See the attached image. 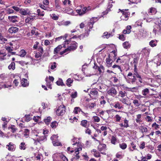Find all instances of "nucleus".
I'll use <instances>...</instances> for the list:
<instances>
[{
    "label": "nucleus",
    "mask_w": 161,
    "mask_h": 161,
    "mask_svg": "<svg viewBox=\"0 0 161 161\" xmlns=\"http://www.w3.org/2000/svg\"><path fill=\"white\" fill-rule=\"evenodd\" d=\"M126 82L130 84L138 85L137 78L138 79L139 82L142 83L143 79L142 76L136 72L133 74L131 72H129L127 76L125 77Z\"/></svg>",
    "instance_id": "1"
},
{
    "label": "nucleus",
    "mask_w": 161,
    "mask_h": 161,
    "mask_svg": "<svg viewBox=\"0 0 161 161\" xmlns=\"http://www.w3.org/2000/svg\"><path fill=\"white\" fill-rule=\"evenodd\" d=\"M72 142L74 143L73 144V145H76L77 146V150L75 152V155L73 157V158L76 160L80 158V156L79 155V152L82 150V145L81 143L79 142H77V138L74 137L72 140Z\"/></svg>",
    "instance_id": "2"
},
{
    "label": "nucleus",
    "mask_w": 161,
    "mask_h": 161,
    "mask_svg": "<svg viewBox=\"0 0 161 161\" xmlns=\"http://www.w3.org/2000/svg\"><path fill=\"white\" fill-rule=\"evenodd\" d=\"M77 47V43L74 42L73 43L71 44L68 47L65 49L64 50L60 52V54L62 55L64 53H68L71 51L75 50Z\"/></svg>",
    "instance_id": "3"
},
{
    "label": "nucleus",
    "mask_w": 161,
    "mask_h": 161,
    "mask_svg": "<svg viewBox=\"0 0 161 161\" xmlns=\"http://www.w3.org/2000/svg\"><path fill=\"white\" fill-rule=\"evenodd\" d=\"M119 10L121 11L122 14V15L121 17V19L125 21L128 20L130 14V13L128 11V9H123L121 10L119 9Z\"/></svg>",
    "instance_id": "4"
},
{
    "label": "nucleus",
    "mask_w": 161,
    "mask_h": 161,
    "mask_svg": "<svg viewBox=\"0 0 161 161\" xmlns=\"http://www.w3.org/2000/svg\"><path fill=\"white\" fill-rule=\"evenodd\" d=\"M65 112V106L63 104L60 105L56 111L58 116L63 115Z\"/></svg>",
    "instance_id": "5"
},
{
    "label": "nucleus",
    "mask_w": 161,
    "mask_h": 161,
    "mask_svg": "<svg viewBox=\"0 0 161 161\" xmlns=\"http://www.w3.org/2000/svg\"><path fill=\"white\" fill-rule=\"evenodd\" d=\"M117 93L116 89L114 87L109 88L107 91L108 94L113 97H115L117 94Z\"/></svg>",
    "instance_id": "6"
},
{
    "label": "nucleus",
    "mask_w": 161,
    "mask_h": 161,
    "mask_svg": "<svg viewBox=\"0 0 161 161\" xmlns=\"http://www.w3.org/2000/svg\"><path fill=\"white\" fill-rule=\"evenodd\" d=\"M64 42H65V44H63L62 45H59L57 47L54 49L53 51L54 54H55L58 53V52L61 50L62 47H66V43L67 42V44H68L69 43L68 41L66 40Z\"/></svg>",
    "instance_id": "7"
},
{
    "label": "nucleus",
    "mask_w": 161,
    "mask_h": 161,
    "mask_svg": "<svg viewBox=\"0 0 161 161\" xmlns=\"http://www.w3.org/2000/svg\"><path fill=\"white\" fill-rule=\"evenodd\" d=\"M99 18L98 17H93L90 20L87 25V28L89 27V30L92 29L94 23L98 20Z\"/></svg>",
    "instance_id": "8"
},
{
    "label": "nucleus",
    "mask_w": 161,
    "mask_h": 161,
    "mask_svg": "<svg viewBox=\"0 0 161 161\" xmlns=\"http://www.w3.org/2000/svg\"><path fill=\"white\" fill-rule=\"evenodd\" d=\"M90 97L92 98H95L98 97V89H92L90 92Z\"/></svg>",
    "instance_id": "9"
},
{
    "label": "nucleus",
    "mask_w": 161,
    "mask_h": 161,
    "mask_svg": "<svg viewBox=\"0 0 161 161\" xmlns=\"http://www.w3.org/2000/svg\"><path fill=\"white\" fill-rule=\"evenodd\" d=\"M62 154L60 153H56L52 156L53 161H61V157Z\"/></svg>",
    "instance_id": "10"
},
{
    "label": "nucleus",
    "mask_w": 161,
    "mask_h": 161,
    "mask_svg": "<svg viewBox=\"0 0 161 161\" xmlns=\"http://www.w3.org/2000/svg\"><path fill=\"white\" fill-rule=\"evenodd\" d=\"M150 51V50L149 48L145 47L142 50L141 53L143 56H145L146 57H148Z\"/></svg>",
    "instance_id": "11"
},
{
    "label": "nucleus",
    "mask_w": 161,
    "mask_h": 161,
    "mask_svg": "<svg viewBox=\"0 0 161 161\" xmlns=\"http://www.w3.org/2000/svg\"><path fill=\"white\" fill-rule=\"evenodd\" d=\"M119 125L121 127L127 128L129 127V121L125 118L123 121V123L119 124Z\"/></svg>",
    "instance_id": "12"
},
{
    "label": "nucleus",
    "mask_w": 161,
    "mask_h": 161,
    "mask_svg": "<svg viewBox=\"0 0 161 161\" xmlns=\"http://www.w3.org/2000/svg\"><path fill=\"white\" fill-rule=\"evenodd\" d=\"M6 146L8 147V150L11 151H15L16 147V145L12 142H9Z\"/></svg>",
    "instance_id": "13"
},
{
    "label": "nucleus",
    "mask_w": 161,
    "mask_h": 161,
    "mask_svg": "<svg viewBox=\"0 0 161 161\" xmlns=\"http://www.w3.org/2000/svg\"><path fill=\"white\" fill-rule=\"evenodd\" d=\"M19 31V28L16 27H11L9 28L8 30V32L11 33H15Z\"/></svg>",
    "instance_id": "14"
},
{
    "label": "nucleus",
    "mask_w": 161,
    "mask_h": 161,
    "mask_svg": "<svg viewBox=\"0 0 161 161\" xmlns=\"http://www.w3.org/2000/svg\"><path fill=\"white\" fill-rule=\"evenodd\" d=\"M46 137L45 135H43V136H39L37 139V141L38 142L41 143L43 141H46Z\"/></svg>",
    "instance_id": "15"
},
{
    "label": "nucleus",
    "mask_w": 161,
    "mask_h": 161,
    "mask_svg": "<svg viewBox=\"0 0 161 161\" xmlns=\"http://www.w3.org/2000/svg\"><path fill=\"white\" fill-rule=\"evenodd\" d=\"M17 17L16 16H8V19L12 22L15 23L17 21Z\"/></svg>",
    "instance_id": "16"
},
{
    "label": "nucleus",
    "mask_w": 161,
    "mask_h": 161,
    "mask_svg": "<svg viewBox=\"0 0 161 161\" xmlns=\"http://www.w3.org/2000/svg\"><path fill=\"white\" fill-rule=\"evenodd\" d=\"M76 12L80 16H81L86 14V13L84 10L83 8L82 9H77L76 10Z\"/></svg>",
    "instance_id": "17"
},
{
    "label": "nucleus",
    "mask_w": 161,
    "mask_h": 161,
    "mask_svg": "<svg viewBox=\"0 0 161 161\" xmlns=\"http://www.w3.org/2000/svg\"><path fill=\"white\" fill-rule=\"evenodd\" d=\"M21 84L22 86L26 87L29 85V83L27 82V80L25 79H23L21 81Z\"/></svg>",
    "instance_id": "18"
},
{
    "label": "nucleus",
    "mask_w": 161,
    "mask_h": 161,
    "mask_svg": "<svg viewBox=\"0 0 161 161\" xmlns=\"http://www.w3.org/2000/svg\"><path fill=\"white\" fill-rule=\"evenodd\" d=\"M123 47L126 49L129 48L131 46V44L129 42H125L122 44Z\"/></svg>",
    "instance_id": "19"
},
{
    "label": "nucleus",
    "mask_w": 161,
    "mask_h": 161,
    "mask_svg": "<svg viewBox=\"0 0 161 161\" xmlns=\"http://www.w3.org/2000/svg\"><path fill=\"white\" fill-rule=\"evenodd\" d=\"M156 13V10L155 8L152 7L150 8L148 11V14L150 15L154 14Z\"/></svg>",
    "instance_id": "20"
},
{
    "label": "nucleus",
    "mask_w": 161,
    "mask_h": 161,
    "mask_svg": "<svg viewBox=\"0 0 161 161\" xmlns=\"http://www.w3.org/2000/svg\"><path fill=\"white\" fill-rule=\"evenodd\" d=\"M83 8L86 14L88 13L90 11L93 10L94 9V8H93L91 6H89L87 7H83Z\"/></svg>",
    "instance_id": "21"
},
{
    "label": "nucleus",
    "mask_w": 161,
    "mask_h": 161,
    "mask_svg": "<svg viewBox=\"0 0 161 161\" xmlns=\"http://www.w3.org/2000/svg\"><path fill=\"white\" fill-rule=\"evenodd\" d=\"M123 103L126 104L127 105L130 106L131 105V103H130L127 100L126 98H123L121 100H120Z\"/></svg>",
    "instance_id": "22"
},
{
    "label": "nucleus",
    "mask_w": 161,
    "mask_h": 161,
    "mask_svg": "<svg viewBox=\"0 0 161 161\" xmlns=\"http://www.w3.org/2000/svg\"><path fill=\"white\" fill-rule=\"evenodd\" d=\"M8 68L9 70H14L15 68V63L14 62H11L8 65Z\"/></svg>",
    "instance_id": "23"
},
{
    "label": "nucleus",
    "mask_w": 161,
    "mask_h": 161,
    "mask_svg": "<svg viewBox=\"0 0 161 161\" xmlns=\"http://www.w3.org/2000/svg\"><path fill=\"white\" fill-rule=\"evenodd\" d=\"M20 12L21 14L24 15H26L29 14V11L27 9L25 10L21 9L20 10Z\"/></svg>",
    "instance_id": "24"
},
{
    "label": "nucleus",
    "mask_w": 161,
    "mask_h": 161,
    "mask_svg": "<svg viewBox=\"0 0 161 161\" xmlns=\"http://www.w3.org/2000/svg\"><path fill=\"white\" fill-rule=\"evenodd\" d=\"M138 61V58L137 57L134 58L133 59V63L134 65V71H136V64H137Z\"/></svg>",
    "instance_id": "25"
},
{
    "label": "nucleus",
    "mask_w": 161,
    "mask_h": 161,
    "mask_svg": "<svg viewBox=\"0 0 161 161\" xmlns=\"http://www.w3.org/2000/svg\"><path fill=\"white\" fill-rule=\"evenodd\" d=\"M113 36V35L112 33H109L108 34V32H105L103 33V36L104 38H108L111 36Z\"/></svg>",
    "instance_id": "26"
},
{
    "label": "nucleus",
    "mask_w": 161,
    "mask_h": 161,
    "mask_svg": "<svg viewBox=\"0 0 161 161\" xmlns=\"http://www.w3.org/2000/svg\"><path fill=\"white\" fill-rule=\"evenodd\" d=\"M52 118L50 116H48L47 118L44 119V121L46 125H48L49 124Z\"/></svg>",
    "instance_id": "27"
},
{
    "label": "nucleus",
    "mask_w": 161,
    "mask_h": 161,
    "mask_svg": "<svg viewBox=\"0 0 161 161\" xmlns=\"http://www.w3.org/2000/svg\"><path fill=\"white\" fill-rule=\"evenodd\" d=\"M73 80L71 78H68L66 81V84L69 87L71 86V84L73 82Z\"/></svg>",
    "instance_id": "28"
},
{
    "label": "nucleus",
    "mask_w": 161,
    "mask_h": 161,
    "mask_svg": "<svg viewBox=\"0 0 161 161\" xmlns=\"http://www.w3.org/2000/svg\"><path fill=\"white\" fill-rule=\"evenodd\" d=\"M114 107L115 108H118L119 109H120L123 108L121 106H120V103L119 102H115L114 103Z\"/></svg>",
    "instance_id": "29"
},
{
    "label": "nucleus",
    "mask_w": 161,
    "mask_h": 161,
    "mask_svg": "<svg viewBox=\"0 0 161 161\" xmlns=\"http://www.w3.org/2000/svg\"><path fill=\"white\" fill-rule=\"evenodd\" d=\"M34 18L32 17H28L25 19V22L26 23L30 24L31 21L33 20Z\"/></svg>",
    "instance_id": "30"
},
{
    "label": "nucleus",
    "mask_w": 161,
    "mask_h": 161,
    "mask_svg": "<svg viewBox=\"0 0 161 161\" xmlns=\"http://www.w3.org/2000/svg\"><path fill=\"white\" fill-rule=\"evenodd\" d=\"M117 139L114 136H113L111 139V143L115 145L117 142Z\"/></svg>",
    "instance_id": "31"
},
{
    "label": "nucleus",
    "mask_w": 161,
    "mask_h": 161,
    "mask_svg": "<svg viewBox=\"0 0 161 161\" xmlns=\"http://www.w3.org/2000/svg\"><path fill=\"white\" fill-rule=\"evenodd\" d=\"M46 81V85L50 89L52 88L51 87L52 85V82L50 81H49L48 80V79L47 78H46L45 80Z\"/></svg>",
    "instance_id": "32"
},
{
    "label": "nucleus",
    "mask_w": 161,
    "mask_h": 161,
    "mask_svg": "<svg viewBox=\"0 0 161 161\" xmlns=\"http://www.w3.org/2000/svg\"><path fill=\"white\" fill-rule=\"evenodd\" d=\"M52 143L53 145L55 146L62 145L61 143L59 142L57 140L53 141Z\"/></svg>",
    "instance_id": "33"
},
{
    "label": "nucleus",
    "mask_w": 161,
    "mask_h": 161,
    "mask_svg": "<svg viewBox=\"0 0 161 161\" xmlns=\"http://www.w3.org/2000/svg\"><path fill=\"white\" fill-rule=\"evenodd\" d=\"M119 147L122 149H125L127 147V144L125 143H122L119 144Z\"/></svg>",
    "instance_id": "34"
},
{
    "label": "nucleus",
    "mask_w": 161,
    "mask_h": 161,
    "mask_svg": "<svg viewBox=\"0 0 161 161\" xmlns=\"http://www.w3.org/2000/svg\"><path fill=\"white\" fill-rule=\"evenodd\" d=\"M140 130L142 133L147 132V128L143 126H141L140 127Z\"/></svg>",
    "instance_id": "35"
},
{
    "label": "nucleus",
    "mask_w": 161,
    "mask_h": 161,
    "mask_svg": "<svg viewBox=\"0 0 161 161\" xmlns=\"http://www.w3.org/2000/svg\"><path fill=\"white\" fill-rule=\"evenodd\" d=\"M157 44V41L156 40H152L149 42V45L152 47L156 46Z\"/></svg>",
    "instance_id": "36"
},
{
    "label": "nucleus",
    "mask_w": 161,
    "mask_h": 161,
    "mask_svg": "<svg viewBox=\"0 0 161 161\" xmlns=\"http://www.w3.org/2000/svg\"><path fill=\"white\" fill-rule=\"evenodd\" d=\"M120 86H121V87H122V88H123V89H131L130 90L131 91H133L131 90L132 89H135L136 90H137V88L136 87H134L132 88H128L127 86H126L125 85H120Z\"/></svg>",
    "instance_id": "37"
},
{
    "label": "nucleus",
    "mask_w": 161,
    "mask_h": 161,
    "mask_svg": "<svg viewBox=\"0 0 161 161\" xmlns=\"http://www.w3.org/2000/svg\"><path fill=\"white\" fill-rule=\"evenodd\" d=\"M30 134V130L27 129H25L24 130V135L26 136V137H27Z\"/></svg>",
    "instance_id": "38"
},
{
    "label": "nucleus",
    "mask_w": 161,
    "mask_h": 161,
    "mask_svg": "<svg viewBox=\"0 0 161 161\" xmlns=\"http://www.w3.org/2000/svg\"><path fill=\"white\" fill-rule=\"evenodd\" d=\"M50 125L52 128H55L58 126V123L56 121H54L51 123Z\"/></svg>",
    "instance_id": "39"
},
{
    "label": "nucleus",
    "mask_w": 161,
    "mask_h": 161,
    "mask_svg": "<svg viewBox=\"0 0 161 161\" xmlns=\"http://www.w3.org/2000/svg\"><path fill=\"white\" fill-rule=\"evenodd\" d=\"M80 111L82 112L81 109L79 107H75V108L74 110V113L75 114H77L78 112H80Z\"/></svg>",
    "instance_id": "40"
},
{
    "label": "nucleus",
    "mask_w": 161,
    "mask_h": 161,
    "mask_svg": "<svg viewBox=\"0 0 161 161\" xmlns=\"http://www.w3.org/2000/svg\"><path fill=\"white\" fill-rule=\"evenodd\" d=\"M126 95V92L125 91H124V92L122 91H120L119 92V94L118 95V96H120L122 97H125Z\"/></svg>",
    "instance_id": "41"
},
{
    "label": "nucleus",
    "mask_w": 161,
    "mask_h": 161,
    "mask_svg": "<svg viewBox=\"0 0 161 161\" xmlns=\"http://www.w3.org/2000/svg\"><path fill=\"white\" fill-rule=\"evenodd\" d=\"M149 93V90L147 88H145L142 91V93L144 96L147 95Z\"/></svg>",
    "instance_id": "42"
},
{
    "label": "nucleus",
    "mask_w": 161,
    "mask_h": 161,
    "mask_svg": "<svg viewBox=\"0 0 161 161\" xmlns=\"http://www.w3.org/2000/svg\"><path fill=\"white\" fill-rule=\"evenodd\" d=\"M68 35L67 34H65L64 36H61L58 37H57L55 39V41H58L60 40V39H61L62 38H63V39L64 40H65L66 39L67 37L68 36Z\"/></svg>",
    "instance_id": "43"
},
{
    "label": "nucleus",
    "mask_w": 161,
    "mask_h": 161,
    "mask_svg": "<svg viewBox=\"0 0 161 161\" xmlns=\"http://www.w3.org/2000/svg\"><path fill=\"white\" fill-rule=\"evenodd\" d=\"M56 83L58 86H63L64 85L63 80L61 79H59L57 81Z\"/></svg>",
    "instance_id": "44"
},
{
    "label": "nucleus",
    "mask_w": 161,
    "mask_h": 161,
    "mask_svg": "<svg viewBox=\"0 0 161 161\" xmlns=\"http://www.w3.org/2000/svg\"><path fill=\"white\" fill-rule=\"evenodd\" d=\"M50 16L51 18L54 20H57L58 19V16L54 14H53L52 15H51Z\"/></svg>",
    "instance_id": "45"
},
{
    "label": "nucleus",
    "mask_w": 161,
    "mask_h": 161,
    "mask_svg": "<svg viewBox=\"0 0 161 161\" xmlns=\"http://www.w3.org/2000/svg\"><path fill=\"white\" fill-rule=\"evenodd\" d=\"M87 121L86 120H83L81 121V125L85 127H87Z\"/></svg>",
    "instance_id": "46"
},
{
    "label": "nucleus",
    "mask_w": 161,
    "mask_h": 161,
    "mask_svg": "<svg viewBox=\"0 0 161 161\" xmlns=\"http://www.w3.org/2000/svg\"><path fill=\"white\" fill-rule=\"evenodd\" d=\"M20 56L22 57H24L26 54V52L24 50H21L19 52Z\"/></svg>",
    "instance_id": "47"
},
{
    "label": "nucleus",
    "mask_w": 161,
    "mask_h": 161,
    "mask_svg": "<svg viewBox=\"0 0 161 161\" xmlns=\"http://www.w3.org/2000/svg\"><path fill=\"white\" fill-rule=\"evenodd\" d=\"M0 86H0V88H6L11 87V85L2 83V84L0 85Z\"/></svg>",
    "instance_id": "48"
},
{
    "label": "nucleus",
    "mask_w": 161,
    "mask_h": 161,
    "mask_svg": "<svg viewBox=\"0 0 161 161\" xmlns=\"http://www.w3.org/2000/svg\"><path fill=\"white\" fill-rule=\"evenodd\" d=\"M0 40L3 43H4L5 42L7 41L6 38H4L3 36H2L1 33L0 32Z\"/></svg>",
    "instance_id": "49"
},
{
    "label": "nucleus",
    "mask_w": 161,
    "mask_h": 161,
    "mask_svg": "<svg viewBox=\"0 0 161 161\" xmlns=\"http://www.w3.org/2000/svg\"><path fill=\"white\" fill-rule=\"evenodd\" d=\"M25 144L24 142H21L19 146V149L21 150H25L26 148Z\"/></svg>",
    "instance_id": "50"
},
{
    "label": "nucleus",
    "mask_w": 161,
    "mask_h": 161,
    "mask_svg": "<svg viewBox=\"0 0 161 161\" xmlns=\"http://www.w3.org/2000/svg\"><path fill=\"white\" fill-rule=\"evenodd\" d=\"M133 103L136 107H138L140 105L139 101L136 99L134 100L133 101Z\"/></svg>",
    "instance_id": "51"
},
{
    "label": "nucleus",
    "mask_w": 161,
    "mask_h": 161,
    "mask_svg": "<svg viewBox=\"0 0 161 161\" xmlns=\"http://www.w3.org/2000/svg\"><path fill=\"white\" fill-rule=\"evenodd\" d=\"M93 120L95 122H98L100 121V119L97 116H94L93 117Z\"/></svg>",
    "instance_id": "52"
},
{
    "label": "nucleus",
    "mask_w": 161,
    "mask_h": 161,
    "mask_svg": "<svg viewBox=\"0 0 161 161\" xmlns=\"http://www.w3.org/2000/svg\"><path fill=\"white\" fill-rule=\"evenodd\" d=\"M142 24V20H139L136 21L135 24V26L136 27L139 26H141Z\"/></svg>",
    "instance_id": "53"
},
{
    "label": "nucleus",
    "mask_w": 161,
    "mask_h": 161,
    "mask_svg": "<svg viewBox=\"0 0 161 161\" xmlns=\"http://www.w3.org/2000/svg\"><path fill=\"white\" fill-rule=\"evenodd\" d=\"M37 12L38 13V15L39 16H43L44 15V11H42L41 13V10L39 9H38L37 10Z\"/></svg>",
    "instance_id": "54"
},
{
    "label": "nucleus",
    "mask_w": 161,
    "mask_h": 161,
    "mask_svg": "<svg viewBox=\"0 0 161 161\" xmlns=\"http://www.w3.org/2000/svg\"><path fill=\"white\" fill-rule=\"evenodd\" d=\"M25 120L26 122H29L32 119V118L30 117L29 115H25Z\"/></svg>",
    "instance_id": "55"
},
{
    "label": "nucleus",
    "mask_w": 161,
    "mask_h": 161,
    "mask_svg": "<svg viewBox=\"0 0 161 161\" xmlns=\"http://www.w3.org/2000/svg\"><path fill=\"white\" fill-rule=\"evenodd\" d=\"M116 121L117 122H119L121 119V117L118 114H116L114 117Z\"/></svg>",
    "instance_id": "56"
},
{
    "label": "nucleus",
    "mask_w": 161,
    "mask_h": 161,
    "mask_svg": "<svg viewBox=\"0 0 161 161\" xmlns=\"http://www.w3.org/2000/svg\"><path fill=\"white\" fill-rule=\"evenodd\" d=\"M77 95V92H74L72 93L71 95V97L73 98H76Z\"/></svg>",
    "instance_id": "57"
},
{
    "label": "nucleus",
    "mask_w": 161,
    "mask_h": 161,
    "mask_svg": "<svg viewBox=\"0 0 161 161\" xmlns=\"http://www.w3.org/2000/svg\"><path fill=\"white\" fill-rule=\"evenodd\" d=\"M58 137V136L57 135H53V136L51 137V139L52 141H53V140H56Z\"/></svg>",
    "instance_id": "58"
},
{
    "label": "nucleus",
    "mask_w": 161,
    "mask_h": 161,
    "mask_svg": "<svg viewBox=\"0 0 161 161\" xmlns=\"http://www.w3.org/2000/svg\"><path fill=\"white\" fill-rule=\"evenodd\" d=\"M70 24V21H67L65 22H63L62 23V25H64L67 26Z\"/></svg>",
    "instance_id": "59"
},
{
    "label": "nucleus",
    "mask_w": 161,
    "mask_h": 161,
    "mask_svg": "<svg viewBox=\"0 0 161 161\" xmlns=\"http://www.w3.org/2000/svg\"><path fill=\"white\" fill-rule=\"evenodd\" d=\"M145 143L144 142H142L139 147L141 149H143L145 148Z\"/></svg>",
    "instance_id": "60"
},
{
    "label": "nucleus",
    "mask_w": 161,
    "mask_h": 161,
    "mask_svg": "<svg viewBox=\"0 0 161 161\" xmlns=\"http://www.w3.org/2000/svg\"><path fill=\"white\" fill-rule=\"evenodd\" d=\"M62 160L63 161H68V159L66 157L62 154L61 157V161Z\"/></svg>",
    "instance_id": "61"
},
{
    "label": "nucleus",
    "mask_w": 161,
    "mask_h": 161,
    "mask_svg": "<svg viewBox=\"0 0 161 161\" xmlns=\"http://www.w3.org/2000/svg\"><path fill=\"white\" fill-rule=\"evenodd\" d=\"M42 54L38 52L36 53L35 55V57L36 58H38L42 56Z\"/></svg>",
    "instance_id": "62"
},
{
    "label": "nucleus",
    "mask_w": 161,
    "mask_h": 161,
    "mask_svg": "<svg viewBox=\"0 0 161 161\" xmlns=\"http://www.w3.org/2000/svg\"><path fill=\"white\" fill-rule=\"evenodd\" d=\"M152 126L155 129H157L159 128V125L157 124L156 123H154L152 124Z\"/></svg>",
    "instance_id": "63"
},
{
    "label": "nucleus",
    "mask_w": 161,
    "mask_h": 161,
    "mask_svg": "<svg viewBox=\"0 0 161 161\" xmlns=\"http://www.w3.org/2000/svg\"><path fill=\"white\" fill-rule=\"evenodd\" d=\"M10 128L12 130L11 131L13 133H14L17 130V129L15 128L14 125H12L10 127Z\"/></svg>",
    "instance_id": "64"
}]
</instances>
